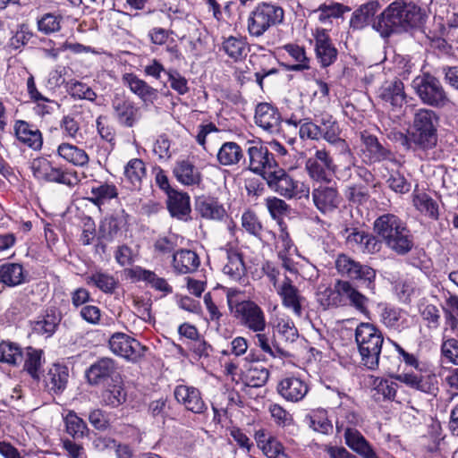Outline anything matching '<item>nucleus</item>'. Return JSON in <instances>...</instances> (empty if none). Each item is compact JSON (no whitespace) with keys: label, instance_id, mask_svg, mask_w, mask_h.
<instances>
[{"label":"nucleus","instance_id":"obj_42","mask_svg":"<svg viewBox=\"0 0 458 458\" xmlns=\"http://www.w3.org/2000/svg\"><path fill=\"white\" fill-rule=\"evenodd\" d=\"M377 11V3L369 2L355 10L350 20V26L353 30H361L368 26Z\"/></svg>","mask_w":458,"mask_h":458},{"label":"nucleus","instance_id":"obj_57","mask_svg":"<svg viewBox=\"0 0 458 458\" xmlns=\"http://www.w3.org/2000/svg\"><path fill=\"white\" fill-rule=\"evenodd\" d=\"M346 8L341 4H324L319 5L318 8L313 10L314 13H318V19L321 23H331L332 18H339L345 12Z\"/></svg>","mask_w":458,"mask_h":458},{"label":"nucleus","instance_id":"obj_26","mask_svg":"<svg viewBox=\"0 0 458 458\" xmlns=\"http://www.w3.org/2000/svg\"><path fill=\"white\" fill-rule=\"evenodd\" d=\"M14 132L17 140L34 150H39L43 145L40 131L29 123L18 120L14 124Z\"/></svg>","mask_w":458,"mask_h":458},{"label":"nucleus","instance_id":"obj_21","mask_svg":"<svg viewBox=\"0 0 458 458\" xmlns=\"http://www.w3.org/2000/svg\"><path fill=\"white\" fill-rule=\"evenodd\" d=\"M174 394L180 404L193 413L200 414L208 409L200 391L196 387L179 385L174 388Z\"/></svg>","mask_w":458,"mask_h":458},{"label":"nucleus","instance_id":"obj_37","mask_svg":"<svg viewBox=\"0 0 458 458\" xmlns=\"http://www.w3.org/2000/svg\"><path fill=\"white\" fill-rule=\"evenodd\" d=\"M371 386L372 397L377 402L394 400L398 389L397 383L379 377L373 378Z\"/></svg>","mask_w":458,"mask_h":458},{"label":"nucleus","instance_id":"obj_63","mask_svg":"<svg viewBox=\"0 0 458 458\" xmlns=\"http://www.w3.org/2000/svg\"><path fill=\"white\" fill-rule=\"evenodd\" d=\"M276 331L286 342H294L298 338V330L289 318H280L276 325Z\"/></svg>","mask_w":458,"mask_h":458},{"label":"nucleus","instance_id":"obj_54","mask_svg":"<svg viewBox=\"0 0 458 458\" xmlns=\"http://www.w3.org/2000/svg\"><path fill=\"white\" fill-rule=\"evenodd\" d=\"M123 224L122 217L114 216L106 217L99 228L101 236L107 241H113L120 233Z\"/></svg>","mask_w":458,"mask_h":458},{"label":"nucleus","instance_id":"obj_49","mask_svg":"<svg viewBox=\"0 0 458 458\" xmlns=\"http://www.w3.org/2000/svg\"><path fill=\"white\" fill-rule=\"evenodd\" d=\"M22 360L21 347L9 341L0 343V361L9 365L16 366Z\"/></svg>","mask_w":458,"mask_h":458},{"label":"nucleus","instance_id":"obj_14","mask_svg":"<svg viewBox=\"0 0 458 458\" xmlns=\"http://www.w3.org/2000/svg\"><path fill=\"white\" fill-rule=\"evenodd\" d=\"M311 197L316 208L324 215L335 212L342 203V196L335 182H320L312 189Z\"/></svg>","mask_w":458,"mask_h":458},{"label":"nucleus","instance_id":"obj_62","mask_svg":"<svg viewBox=\"0 0 458 458\" xmlns=\"http://www.w3.org/2000/svg\"><path fill=\"white\" fill-rule=\"evenodd\" d=\"M393 377L408 386L409 387H411L416 390H420L422 392L428 391L427 384L424 382V378L422 376L415 374V373H402V374H396L393 376Z\"/></svg>","mask_w":458,"mask_h":458},{"label":"nucleus","instance_id":"obj_56","mask_svg":"<svg viewBox=\"0 0 458 458\" xmlns=\"http://www.w3.org/2000/svg\"><path fill=\"white\" fill-rule=\"evenodd\" d=\"M61 15H55L54 13H45L37 21V27L38 31L45 35H49L57 32L61 30Z\"/></svg>","mask_w":458,"mask_h":458},{"label":"nucleus","instance_id":"obj_46","mask_svg":"<svg viewBox=\"0 0 458 458\" xmlns=\"http://www.w3.org/2000/svg\"><path fill=\"white\" fill-rule=\"evenodd\" d=\"M256 333L254 339L255 344L261 349L262 352L268 354L273 358H284L288 357L289 353L274 344L272 337H270L265 331H253Z\"/></svg>","mask_w":458,"mask_h":458},{"label":"nucleus","instance_id":"obj_18","mask_svg":"<svg viewBox=\"0 0 458 458\" xmlns=\"http://www.w3.org/2000/svg\"><path fill=\"white\" fill-rule=\"evenodd\" d=\"M114 117L117 123L126 128H131L140 119V107L123 95L116 94L112 99Z\"/></svg>","mask_w":458,"mask_h":458},{"label":"nucleus","instance_id":"obj_47","mask_svg":"<svg viewBox=\"0 0 458 458\" xmlns=\"http://www.w3.org/2000/svg\"><path fill=\"white\" fill-rule=\"evenodd\" d=\"M43 364V351L27 348L24 360V369L35 380H40V370Z\"/></svg>","mask_w":458,"mask_h":458},{"label":"nucleus","instance_id":"obj_48","mask_svg":"<svg viewBox=\"0 0 458 458\" xmlns=\"http://www.w3.org/2000/svg\"><path fill=\"white\" fill-rule=\"evenodd\" d=\"M90 194L89 200L97 206H101L106 201L116 198L118 191L114 184L99 183L91 187Z\"/></svg>","mask_w":458,"mask_h":458},{"label":"nucleus","instance_id":"obj_11","mask_svg":"<svg viewBox=\"0 0 458 458\" xmlns=\"http://www.w3.org/2000/svg\"><path fill=\"white\" fill-rule=\"evenodd\" d=\"M411 87L425 105L443 107L449 102L440 81L430 74L417 76L412 81Z\"/></svg>","mask_w":458,"mask_h":458},{"label":"nucleus","instance_id":"obj_53","mask_svg":"<svg viewBox=\"0 0 458 458\" xmlns=\"http://www.w3.org/2000/svg\"><path fill=\"white\" fill-rule=\"evenodd\" d=\"M414 206L420 212L425 213L428 216L437 220L438 218V205L437 203L428 194L419 193L414 196L413 199Z\"/></svg>","mask_w":458,"mask_h":458},{"label":"nucleus","instance_id":"obj_22","mask_svg":"<svg viewBox=\"0 0 458 458\" xmlns=\"http://www.w3.org/2000/svg\"><path fill=\"white\" fill-rule=\"evenodd\" d=\"M255 123L268 133L280 131L281 114L277 108L268 103H259L255 110Z\"/></svg>","mask_w":458,"mask_h":458},{"label":"nucleus","instance_id":"obj_27","mask_svg":"<svg viewBox=\"0 0 458 458\" xmlns=\"http://www.w3.org/2000/svg\"><path fill=\"white\" fill-rule=\"evenodd\" d=\"M174 174L177 181L186 186H199L202 182L199 169L189 159L176 161Z\"/></svg>","mask_w":458,"mask_h":458},{"label":"nucleus","instance_id":"obj_36","mask_svg":"<svg viewBox=\"0 0 458 458\" xmlns=\"http://www.w3.org/2000/svg\"><path fill=\"white\" fill-rule=\"evenodd\" d=\"M124 183L131 190H138L146 175L144 162L140 158L131 159L124 167Z\"/></svg>","mask_w":458,"mask_h":458},{"label":"nucleus","instance_id":"obj_10","mask_svg":"<svg viewBox=\"0 0 458 458\" xmlns=\"http://www.w3.org/2000/svg\"><path fill=\"white\" fill-rule=\"evenodd\" d=\"M266 180L272 190L284 198H310V187L302 182L294 180L284 169L276 167Z\"/></svg>","mask_w":458,"mask_h":458},{"label":"nucleus","instance_id":"obj_4","mask_svg":"<svg viewBox=\"0 0 458 458\" xmlns=\"http://www.w3.org/2000/svg\"><path fill=\"white\" fill-rule=\"evenodd\" d=\"M284 11L276 4L260 2L250 12L247 31L250 37L260 38L269 29L284 21Z\"/></svg>","mask_w":458,"mask_h":458},{"label":"nucleus","instance_id":"obj_55","mask_svg":"<svg viewBox=\"0 0 458 458\" xmlns=\"http://www.w3.org/2000/svg\"><path fill=\"white\" fill-rule=\"evenodd\" d=\"M419 311L428 327L437 328L439 327L440 311L436 305L421 301L419 305Z\"/></svg>","mask_w":458,"mask_h":458},{"label":"nucleus","instance_id":"obj_51","mask_svg":"<svg viewBox=\"0 0 458 458\" xmlns=\"http://www.w3.org/2000/svg\"><path fill=\"white\" fill-rule=\"evenodd\" d=\"M64 423L66 432L73 438H81L88 431L86 422L72 411L64 417Z\"/></svg>","mask_w":458,"mask_h":458},{"label":"nucleus","instance_id":"obj_34","mask_svg":"<svg viewBox=\"0 0 458 458\" xmlns=\"http://www.w3.org/2000/svg\"><path fill=\"white\" fill-rule=\"evenodd\" d=\"M244 378L246 385L250 387H259L264 386L269 377L268 369L257 360H250V356L246 358Z\"/></svg>","mask_w":458,"mask_h":458},{"label":"nucleus","instance_id":"obj_64","mask_svg":"<svg viewBox=\"0 0 458 458\" xmlns=\"http://www.w3.org/2000/svg\"><path fill=\"white\" fill-rule=\"evenodd\" d=\"M382 323L388 328L399 329L401 326L402 312L400 310L386 306L380 314Z\"/></svg>","mask_w":458,"mask_h":458},{"label":"nucleus","instance_id":"obj_60","mask_svg":"<svg viewBox=\"0 0 458 458\" xmlns=\"http://www.w3.org/2000/svg\"><path fill=\"white\" fill-rule=\"evenodd\" d=\"M344 196L352 203L362 204L369 199V194L367 186L352 183L346 186Z\"/></svg>","mask_w":458,"mask_h":458},{"label":"nucleus","instance_id":"obj_28","mask_svg":"<svg viewBox=\"0 0 458 458\" xmlns=\"http://www.w3.org/2000/svg\"><path fill=\"white\" fill-rule=\"evenodd\" d=\"M276 291L282 298L283 305L291 309L296 316L301 317L304 300L299 290L292 284L291 279L285 277L284 283L276 288Z\"/></svg>","mask_w":458,"mask_h":458},{"label":"nucleus","instance_id":"obj_20","mask_svg":"<svg viewBox=\"0 0 458 458\" xmlns=\"http://www.w3.org/2000/svg\"><path fill=\"white\" fill-rule=\"evenodd\" d=\"M344 235L348 246L364 253L377 252L382 246L377 236L358 228H346Z\"/></svg>","mask_w":458,"mask_h":458},{"label":"nucleus","instance_id":"obj_38","mask_svg":"<svg viewBox=\"0 0 458 458\" xmlns=\"http://www.w3.org/2000/svg\"><path fill=\"white\" fill-rule=\"evenodd\" d=\"M226 263L223 267L224 274L232 280L238 281L245 273V265L242 254L233 248L225 250Z\"/></svg>","mask_w":458,"mask_h":458},{"label":"nucleus","instance_id":"obj_50","mask_svg":"<svg viewBox=\"0 0 458 458\" xmlns=\"http://www.w3.org/2000/svg\"><path fill=\"white\" fill-rule=\"evenodd\" d=\"M140 280L148 283L157 291L165 293H172L173 289L165 278L157 276L153 271L137 267L134 271Z\"/></svg>","mask_w":458,"mask_h":458},{"label":"nucleus","instance_id":"obj_59","mask_svg":"<svg viewBox=\"0 0 458 458\" xmlns=\"http://www.w3.org/2000/svg\"><path fill=\"white\" fill-rule=\"evenodd\" d=\"M299 136L301 140H319L321 138L318 123L310 118L300 119Z\"/></svg>","mask_w":458,"mask_h":458},{"label":"nucleus","instance_id":"obj_31","mask_svg":"<svg viewBox=\"0 0 458 458\" xmlns=\"http://www.w3.org/2000/svg\"><path fill=\"white\" fill-rule=\"evenodd\" d=\"M115 370L116 365L114 360L102 358L89 368L86 376L90 384L98 385L111 377Z\"/></svg>","mask_w":458,"mask_h":458},{"label":"nucleus","instance_id":"obj_52","mask_svg":"<svg viewBox=\"0 0 458 458\" xmlns=\"http://www.w3.org/2000/svg\"><path fill=\"white\" fill-rule=\"evenodd\" d=\"M127 394L122 385H113L102 392L101 399L105 405L118 407L126 401Z\"/></svg>","mask_w":458,"mask_h":458},{"label":"nucleus","instance_id":"obj_29","mask_svg":"<svg viewBox=\"0 0 458 458\" xmlns=\"http://www.w3.org/2000/svg\"><path fill=\"white\" fill-rule=\"evenodd\" d=\"M378 96L394 107H401L406 102L404 85L399 79L386 81L380 87Z\"/></svg>","mask_w":458,"mask_h":458},{"label":"nucleus","instance_id":"obj_35","mask_svg":"<svg viewBox=\"0 0 458 458\" xmlns=\"http://www.w3.org/2000/svg\"><path fill=\"white\" fill-rule=\"evenodd\" d=\"M195 209L201 217L210 220H221L226 215L223 205L212 198L197 199Z\"/></svg>","mask_w":458,"mask_h":458},{"label":"nucleus","instance_id":"obj_9","mask_svg":"<svg viewBox=\"0 0 458 458\" xmlns=\"http://www.w3.org/2000/svg\"><path fill=\"white\" fill-rule=\"evenodd\" d=\"M30 169L33 176L38 180L64 184L70 188L77 185L80 181L75 171L64 170L61 167L55 166L45 157L33 159Z\"/></svg>","mask_w":458,"mask_h":458},{"label":"nucleus","instance_id":"obj_58","mask_svg":"<svg viewBox=\"0 0 458 458\" xmlns=\"http://www.w3.org/2000/svg\"><path fill=\"white\" fill-rule=\"evenodd\" d=\"M89 284H93L104 293H113L116 286L115 279L103 272L93 273L88 279Z\"/></svg>","mask_w":458,"mask_h":458},{"label":"nucleus","instance_id":"obj_32","mask_svg":"<svg viewBox=\"0 0 458 458\" xmlns=\"http://www.w3.org/2000/svg\"><path fill=\"white\" fill-rule=\"evenodd\" d=\"M346 445L363 458H379L367 439L356 429L346 428Z\"/></svg>","mask_w":458,"mask_h":458},{"label":"nucleus","instance_id":"obj_41","mask_svg":"<svg viewBox=\"0 0 458 458\" xmlns=\"http://www.w3.org/2000/svg\"><path fill=\"white\" fill-rule=\"evenodd\" d=\"M60 318L55 312H47L30 322L32 333L50 337L56 330Z\"/></svg>","mask_w":458,"mask_h":458},{"label":"nucleus","instance_id":"obj_6","mask_svg":"<svg viewBox=\"0 0 458 458\" xmlns=\"http://www.w3.org/2000/svg\"><path fill=\"white\" fill-rule=\"evenodd\" d=\"M438 118L433 110L421 108L414 114L412 142L423 149L432 148L437 144V124Z\"/></svg>","mask_w":458,"mask_h":458},{"label":"nucleus","instance_id":"obj_12","mask_svg":"<svg viewBox=\"0 0 458 458\" xmlns=\"http://www.w3.org/2000/svg\"><path fill=\"white\" fill-rule=\"evenodd\" d=\"M335 268L341 276L360 282L374 293L376 271L372 267L361 265L345 254H340L335 259Z\"/></svg>","mask_w":458,"mask_h":458},{"label":"nucleus","instance_id":"obj_1","mask_svg":"<svg viewBox=\"0 0 458 458\" xmlns=\"http://www.w3.org/2000/svg\"><path fill=\"white\" fill-rule=\"evenodd\" d=\"M424 22L420 7L412 3L398 0L391 3L374 21L373 29L387 38L392 34L406 32L419 28Z\"/></svg>","mask_w":458,"mask_h":458},{"label":"nucleus","instance_id":"obj_2","mask_svg":"<svg viewBox=\"0 0 458 458\" xmlns=\"http://www.w3.org/2000/svg\"><path fill=\"white\" fill-rule=\"evenodd\" d=\"M374 231L386 245L400 255L408 253L413 247V237L405 223L394 214H384L374 222Z\"/></svg>","mask_w":458,"mask_h":458},{"label":"nucleus","instance_id":"obj_40","mask_svg":"<svg viewBox=\"0 0 458 458\" xmlns=\"http://www.w3.org/2000/svg\"><path fill=\"white\" fill-rule=\"evenodd\" d=\"M222 49L235 62L245 58L249 51L246 38L234 36H229L224 39Z\"/></svg>","mask_w":458,"mask_h":458},{"label":"nucleus","instance_id":"obj_25","mask_svg":"<svg viewBox=\"0 0 458 458\" xmlns=\"http://www.w3.org/2000/svg\"><path fill=\"white\" fill-rule=\"evenodd\" d=\"M276 389L284 399L293 403L301 401L309 392L307 383L297 377L283 378L278 383Z\"/></svg>","mask_w":458,"mask_h":458},{"label":"nucleus","instance_id":"obj_16","mask_svg":"<svg viewBox=\"0 0 458 458\" xmlns=\"http://www.w3.org/2000/svg\"><path fill=\"white\" fill-rule=\"evenodd\" d=\"M361 157L365 164L372 165L382 161H393L394 155L386 145L382 144L372 134L363 131L360 134Z\"/></svg>","mask_w":458,"mask_h":458},{"label":"nucleus","instance_id":"obj_61","mask_svg":"<svg viewBox=\"0 0 458 458\" xmlns=\"http://www.w3.org/2000/svg\"><path fill=\"white\" fill-rule=\"evenodd\" d=\"M266 206L273 219L281 220L289 212L288 204L276 197H270L266 199Z\"/></svg>","mask_w":458,"mask_h":458},{"label":"nucleus","instance_id":"obj_5","mask_svg":"<svg viewBox=\"0 0 458 458\" xmlns=\"http://www.w3.org/2000/svg\"><path fill=\"white\" fill-rule=\"evenodd\" d=\"M330 292V299L321 300L326 306H351L358 312L367 315L369 313V299L359 292L349 281L337 280L334 290Z\"/></svg>","mask_w":458,"mask_h":458},{"label":"nucleus","instance_id":"obj_45","mask_svg":"<svg viewBox=\"0 0 458 458\" xmlns=\"http://www.w3.org/2000/svg\"><path fill=\"white\" fill-rule=\"evenodd\" d=\"M284 49L295 62V64L286 65L287 71L302 72L310 68V59L306 55L304 47L295 44H287L284 46Z\"/></svg>","mask_w":458,"mask_h":458},{"label":"nucleus","instance_id":"obj_43","mask_svg":"<svg viewBox=\"0 0 458 458\" xmlns=\"http://www.w3.org/2000/svg\"><path fill=\"white\" fill-rule=\"evenodd\" d=\"M57 154L60 157L76 166H85L89 160L85 150L70 143L60 144L57 148Z\"/></svg>","mask_w":458,"mask_h":458},{"label":"nucleus","instance_id":"obj_8","mask_svg":"<svg viewBox=\"0 0 458 458\" xmlns=\"http://www.w3.org/2000/svg\"><path fill=\"white\" fill-rule=\"evenodd\" d=\"M229 310L241 326L250 331H265L267 321L263 310L250 300H229Z\"/></svg>","mask_w":458,"mask_h":458},{"label":"nucleus","instance_id":"obj_23","mask_svg":"<svg viewBox=\"0 0 458 458\" xmlns=\"http://www.w3.org/2000/svg\"><path fill=\"white\" fill-rule=\"evenodd\" d=\"M315 51L322 67H327L335 62L337 49L331 42L330 37L325 29H317L314 33Z\"/></svg>","mask_w":458,"mask_h":458},{"label":"nucleus","instance_id":"obj_44","mask_svg":"<svg viewBox=\"0 0 458 458\" xmlns=\"http://www.w3.org/2000/svg\"><path fill=\"white\" fill-rule=\"evenodd\" d=\"M242 158V148L233 141L225 142L216 154L218 163L225 166L237 165Z\"/></svg>","mask_w":458,"mask_h":458},{"label":"nucleus","instance_id":"obj_19","mask_svg":"<svg viewBox=\"0 0 458 458\" xmlns=\"http://www.w3.org/2000/svg\"><path fill=\"white\" fill-rule=\"evenodd\" d=\"M122 83L127 87L143 104H154L158 99L157 89L150 86L146 81L140 79L133 72H125L122 76Z\"/></svg>","mask_w":458,"mask_h":458},{"label":"nucleus","instance_id":"obj_15","mask_svg":"<svg viewBox=\"0 0 458 458\" xmlns=\"http://www.w3.org/2000/svg\"><path fill=\"white\" fill-rule=\"evenodd\" d=\"M108 344L113 353L132 362L138 361L146 352L145 346L124 333L114 334Z\"/></svg>","mask_w":458,"mask_h":458},{"label":"nucleus","instance_id":"obj_13","mask_svg":"<svg viewBox=\"0 0 458 458\" xmlns=\"http://www.w3.org/2000/svg\"><path fill=\"white\" fill-rule=\"evenodd\" d=\"M316 122L318 123L320 138L339 148L340 154L345 157L348 161L347 168L356 166V158L347 142L340 138L341 131L333 116L327 114H323L319 119H316Z\"/></svg>","mask_w":458,"mask_h":458},{"label":"nucleus","instance_id":"obj_33","mask_svg":"<svg viewBox=\"0 0 458 458\" xmlns=\"http://www.w3.org/2000/svg\"><path fill=\"white\" fill-rule=\"evenodd\" d=\"M200 261L196 252L181 250L173 253V267L178 274L192 273L198 269Z\"/></svg>","mask_w":458,"mask_h":458},{"label":"nucleus","instance_id":"obj_24","mask_svg":"<svg viewBox=\"0 0 458 458\" xmlns=\"http://www.w3.org/2000/svg\"><path fill=\"white\" fill-rule=\"evenodd\" d=\"M69 381V369L64 365L54 364L44 376V386L52 395H58L66 389Z\"/></svg>","mask_w":458,"mask_h":458},{"label":"nucleus","instance_id":"obj_7","mask_svg":"<svg viewBox=\"0 0 458 458\" xmlns=\"http://www.w3.org/2000/svg\"><path fill=\"white\" fill-rule=\"evenodd\" d=\"M305 170L312 181L329 183L337 171V165L325 147L314 148L305 161Z\"/></svg>","mask_w":458,"mask_h":458},{"label":"nucleus","instance_id":"obj_17","mask_svg":"<svg viewBox=\"0 0 458 458\" xmlns=\"http://www.w3.org/2000/svg\"><path fill=\"white\" fill-rule=\"evenodd\" d=\"M247 153L250 170L265 179L277 167L274 155L267 147L261 144L253 145L249 147Z\"/></svg>","mask_w":458,"mask_h":458},{"label":"nucleus","instance_id":"obj_3","mask_svg":"<svg viewBox=\"0 0 458 458\" xmlns=\"http://www.w3.org/2000/svg\"><path fill=\"white\" fill-rule=\"evenodd\" d=\"M355 342L361 364L370 370L377 369L384 343L382 332L371 323H360L355 329Z\"/></svg>","mask_w":458,"mask_h":458},{"label":"nucleus","instance_id":"obj_30","mask_svg":"<svg viewBox=\"0 0 458 458\" xmlns=\"http://www.w3.org/2000/svg\"><path fill=\"white\" fill-rule=\"evenodd\" d=\"M167 208L173 217L187 221L191 213L190 196L178 191L167 194Z\"/></svg>","mask_w":458,"mask_h":458},{"label":"nucleus","instance_id":"obj_39","mask_svg":"<svg viewBox=\"0 0 458 458\" xmlns=\"http://www.w3.org/2000/svg\"><path fill=\"white\" fill-rule=\"evenodd\" d=\"M23 267L19 263H4L0 266V283L9 287L20 285L25 282Z\"/></svg>","mask_w":458,"mask_h":458}]
</instances>
